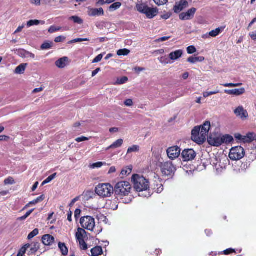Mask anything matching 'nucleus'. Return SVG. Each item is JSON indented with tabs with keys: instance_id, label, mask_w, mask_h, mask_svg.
Wrapping results in <instances>:
<instances>
[{
	"instance_id": "nucleus-36",
	"label": "nucleus",
	"mask_w": 256,
	"mask_h": 256,
	"mask_svg": "<svg viewBox=\"0 0 256 256\" xmlns=\"http://www.w3.org/2000/svg\"><path fill=\"white\" fill-rule=\"evenodd\" d=\"M140 146L138 145H133L128 149L127 154L132 152H138L140 150Z\"/></svg>"
},
{
	"instance_id": "nucleus-60",
	"label": "nucleus",
	"mask_w": 256,
	"mask_h": 256,
	"mask_svg": "<svg viewBox=\"0 0 256 256\" xmlns=\"http://www.w3.org/2000/svg\"><path fill=\"white\" fill-rule=\"evenodd\" d=\"M10 139V137L8 136L2 135L0 136V141H7Z\"/></svg>"
},
{
	"instance_id": "nucleus-49",
	"label": "nucleus",
	"mask_w": 256,
	"mask_h": 256,
	"mask_svg": "<svg viewBox=\"0 0 256 256\" xmlns=\"http://www.w3.org/2000/svg\"><path fill=\"white\" fill-rule=\"evenodd\" d=\"M160 60V62L162 64H168L170 63L169 60L168 58H166V56L161 57Z\"/></svg>"
},
{
	"instance_id": "nucleus-47",
	"label": "nucleus",
	"mask_w": 256,
	"mask_h": 256,
	"mask_svg": "<svg viewBox=\"0 0 256 256\" xmlns=\"http://www.w3.org/2000/svg\"><path fill=\"white\" fill-rule=\"evenodd\" d=\"M154 2L158 6H162L166 4L168 0H153Z\"/></svg>"
},
{
	"instance_id": "nucleus-11",
	"label": "nucleus",
	"mask_w": 256,
	"mask_h": 256,
	"mask_svg": "<svg viewBox=\"0 0 256 256\" xmlns=\"http://www.w3.org/2000/svg\"><path fill=\"white\" fill-rule=\"evenodd\" d=\"M196 8H192L188 10L186 12H182L179 15V18L180 20H190L194 17V15L196 12Z\"/></svg>"
},
{
	"instance_id": "nucleus-21",
	"label": "nucleus",
	"mask_w": 256,
	"mask_h": 256,
	"mask_svg": "<svg viewBox=\"0 0 256 256\" xmlns=\"http://www.w3.org/2000/svg\"><path fill=\"white\" fill-rule=\"evenodd\" d=\"M158 12L156 9L148 8L145 14L149 18H154L157 14Z\"/></svg>"
},
{
	"instance_id": "nucleus-17",
	"label": "nucleus",
	"mask_w": 256,
	"mask_h": 256,
	"mask_svg": "<svg viewBox=\"0 0 256 256\" xmlns=\"http://www.w3.org/2000/svg\"><path fill=\"white\" fill-rule=\"evenodd\" d=\"M182 54L183 51L182 50H176L169 54V58L172 60H177L182 56Z\"/></svg>"
},
{
	"instance_id": "nucleus-16",
	"label": "nucleus",
	"mask_w": 256,
	"mask_h": 256,
	"mask_svg": "<svg viewBox=\"0 0 256 256\" xmlns=\"http://www.w3.org/2000/svg\"><path fill=\"white\" fill-rule=\"evenodd\" d=\"M246 90L244 88H240L239 89H234V90H224V92L228 94L234 95V96H240L244 94Z\"/></svg>"
},
{
	"instance_id": "nucleus-59",
	"label": "nucleus",
	"mask_w": 256,
	"mask_h": 256,
	"mask_svg": "<svg viewBox=\"0 0 256 256\" xmlns=\"http://www.w3.org/2000/svg\"><path fill=\"white\" fill-rule=\"evenodd\" d=\"M187 61L188 62H190L191 64H195L196 63V58L195 57H193V56H190L189 57L188 60H187Z\"/></svg>"
},
{
	"instance_id": "nucleus-56",
	"label": "nucleus",
	"mask_w": 256,
	"mask_h": 256,
	"mask_svg": "<svg viewBox=\"0 0 256 256\" xmlns=\"http://www.w3.org/2000/svg\"><path fill=\"white\" fill-rule=\"evenodd\" d=\"M56 175V173H54V174L50 175V176H49L48 178H47L46 179V180L48 183L55 178Z\"/></svg>"
},
{
	"instance_id": "nucleus-13",
	"label": "nucleus",
	"mask_w": 256,
	"mask_h": 256,
	"mask_svg": "<svg viewBox=\"0 0 256 256\" xmlns=\"http://www.w3.org/2000/svg\"><path fill=\"white\" fill-rule=\"evenodd\" d=\"M234 114L240 118L246 119L248 116V112L242 106H240L234 110Z\"/></svg>"
},
{
	"instance_id": "nucleus-29",
	"label": "nucleus",
	"mask_w": 256,
	"mask_h": 256,
	"mask_svg": "<svg viewBox=\"0 0 256 256\" xmlns=\"http://www.w3.org/2000/svg\"><path fill=\"white\" fill-rule=\"evenodd\" d=\"M122 6V4L120 2H116L112 4L109 7L110 12H114L118 10Z\"/></svg>"
},
{
	"instance_id": "nucleus-14",
	"label": "nucleus",
	"mask_w": 256,
	"mask_h": 256,
	"mask_svg": "<svg viewBox=\"0 0 256 256\" xmlns=\"http://www.w3.org/2000/svg\"><path fill=\"white\" fill-rule=\"evenodd\" d=\"M188 5V2L186 0H181L179 2L176 3L174 7V11L176 13H178L186 8Z\"/></svg>"
},
{
	"instance_id": "nucleus-12",
	"label": "nucleus",
	"mask_w": 256,
	"mask_h": 256,
	"mask_svg": "<svg viewBox=\"0 0 256 256\" xmlns=\"http://www.w3.org/2000/svg\"><path fill=\"white\" fill-rule=\"evenodd\" d=\"M200 132L202 136V141L205 142L206 138L208 136V132L210 128V122L208 121L206 122L203 125L200 126Z\"/></svg>"
},
{
	"instance_id": "nucleus-27",
	"label": "nucleus",
	"mask_w": 256,
	"mask_h": 256,
	"mask_svg": "<svg viewBox=\"0 0 256 256\" xmlns=\"http://www.w3.org/2000/svg\"><path fill=\"white\" fill-rule=\"evenodd\" d=\"M27 64H22L19 65L15 69L14 72L16 74H22L25 71L26 66Z\"/></svg>"
},
{
	"instance_id": "nucleus-7",
	"label": "nucleus",
	"mask_w": 256,
	"mask_h": 256,
	"mask_svg": "<svg viewBox=\"0 0 256 256\" xmlns=\"http://www.w3.org/2000/svg\"><path fill=\"white\" fill-rule=\"evenodd\" d=\"M208 144L214 146H219L224 144L222 137L216 134H210L208 136Z\"/></svg>"
},
{
	"instance_id": "nucleus-30",
	"label": "nucleus",
	"mask_w": 256,
	"mask_h": 256,
	"mask_svg": "<svg viewBox=\"0 0 256 256\" xmlns=\"http://www.w3.org/2000/svg\"><path fill=\"white\" fill-rule=\"evenodd\" d=\"M40 248V244L38 242H34L32 244V247L30 249V254H34Z\"/></svg>"
},
{
	"instance_id": "nucleus-28",
	"label": "nucleus",
	"mask_w": 256,
	"mask_h": 256,
	"mask_svg": "<svg viewBox=\"0 0 256 256\" xmlns=\"http://www.w3.org/2000/svg\"><path fill=\"white\" fill-rule=\"evenodd\" d=\"M58 247L62 255L66 256L68 254V248L66 246L65 244L60 242L58 243Z\"/></svg>"
},
{
	"instance_id": "nucleus-6",
	"label": "nucleus",
	"mask_w": 256,
	"mask_h": 256,
	"mask_svg": "<svg viewBox=\"0 0 256 256\" xmlns=\"http://www.w3.org/2000/svg\"><path fill=\"white\" fill-rule=\"evenodd\" d=\"M161 169L162 173L166 176H170L174 173L176 168L172 162H167L162 164Z\"/></svg>"
},
{
	"instance_id": "nucleus-62",
	"label": "nucleus",
	"mask_w": 256,
	"mask_h": 256,
	"mask_svg": "<svg viewBox=\"0 0 256 256\" xmlns=\"http://www.w3.org/2000/svg\"><path fill=\"white\" fill-rule=\"evenodd\" d=\"M170 38V36H164L159 38L156 40L157 42H164Z\"/></svg>"
},
{
	"instance_id": "nucleus-34",
	"label": "nucleus",
	"mask_w": 256,
	"mask_h": 256,
	"mask_svg": "<svg viewBox=\"0 0 256 256\" xmlns=\"http://www.w3.org/2000/svg\"><path fill=\"white\" fill-rule=\"evenodd\" d=\"M44 194L41 195L40 196L38 197L35 200H33L32 201H31L30 202V204H36L40 202L43 201L44 200Z\"/></svg>"
},
{
	"instance_id": "nucleus-43",
	"label": "nucleus",
	"mask_w": 256,
	"mask_h": 256,
	"mask_svg": "<svg viewBox=\"0 0 256 256\" xmlns=\"http://www.w3.org/2000/svg\"><path fill=\"white\" fill-rule=\"evenodd\" d=\"M52 44L48 42H44L42 44L40 48L42 50H48L52 48Z\"/></svg>"
},
{
	"instance_id": "nucleus-53",
	"label": "nucleus",
	"mask_w": 256,
	"mask_h": 256,
	"mask_svg": "<svg viewBox=\"0 0 256 256\" xmlns=\"http://www.w3.org/2000/svg\"><path fill=\"white\" fill-rule=\"evenodd\" d=\"M80 244L82 246V249L84 250H86L88 248V246L87 244L86 243L84 240L80 241L79 242Z\"/></svg>"
},
{
	"instance_id": "nucleus-46",
	"label": "nucleus",
	"mask_w": 256,
	"mask_h": 256,
	"mask_svg": "<svg viewBox=\"0 0 256 256\" xmlns=\"http://www.w3.org/2000/svg\"><path fill=\"white\" fill-rule=\"evenodd\" d=\"M219 92L218 90L214 91V92H204L203 94V96L204 98H207L211 95L215 94H218Z\"/></svg>"
},
{
	"instance_id": "nucleus-5",
	"label": "nucleus",
	"mask_w": 256,
	"mask_h": 256,
	"mask_svg": "<svg viewBox=\"0 0 256 256\" xmlns=\"http://www.w3.org/2000/svg\"><path fill=\"white\" fill-rule=\"evenodd\" d=\"M82 226L87 230L92 231L95 226L94 219L90 216L82 217L80 220Z\"/></svg>"
},
{
	"instance_id": "nucleus-10",
	"label": "nucleus",
	"mask_w": 256,
	"mask_h": 256,
	"mask_svg": "<svg viewBox=\"0 0 256 256\" xmlns=\"http://www.w3.org/2000/svg\"><path fill=\"white\" fill-rule=\"evenodd\" d=\"M182 155L184 161L188 162L194 160L196 156V153L192 149H188L184 150Z\"/></svg>"
},
{
	"instance_id": "nucleus-32",
	"label": "nucleus",
	"mask_w": 256,
	"mask_h": 256,
	"mask_svg": "<svg viewBox=\"0 0 256 256\" xmlns=\"http://www.w3.org/2000/svg\"><path fill=\"white\" fill-rule=\"evenodd\" d=\"M128 81V78L126 76H122L120 78H118L114 84H122L126 83Z\"/></svg>"
},
{
	"instance_id": "nucleus-44",
	"label": "nucleus",
	"mask_w": 256,
	"mask_h": 256,
	"mask_svg": "<svg viewBox=\"0 0 256 256\" xmlns=\"http://www.w3.org/2000/svg\"><path fill=\"white\" fill-rule=\"evenodd\" d=\"M186 50L188 54H192L196 52V48L193 46H188L186 48Z\"/></svg>"
},
{
	"instance_id": "nucleus-37",
	"label": "nucleus",
	"mask_w": 256,
	"mask_h": 256,
	"mask_svg": "<svg viewBox=\"0 0 256 256\" xmlns=\"http://www.w3.org/2000/svg\"><path fill=\"white\" fill-rule=\"evenodd\" d=\"M130 50L124 48L118 50L117 52V54L118 56H127L130 54Z\"/></svg>"
},
{
	"instance_id": "nucleus-1",
	"label": "nucleus",
	"mask_w": 256,
	"mask_h": 256,
	"mask_svg": "<svg viewBox=\"0 0 256 256\" xmlns=\"http://www.w3.org/2000/svg\"><path fill=\"white\" fill-rule=\"evenodd\" d=\"M132 180L134 188L137 192H142L148 190L150 188L149 180L142 176L134 174L132 176Z\"/></svg>"
},
{
	"instance_id": "nucleus-54",
	"label": "nucleus",
	"mask_w": 256,
	"mask_h": 256,
	"mask_svg": "<svg viewBox=\"0 0 256 256\" xmlns=\"http://www.w3.org/2000/svg\"><path fill=\"white\" fill-rule=\"evenodd\" d=\"M124 104L126 106H132L133 102L132 99H127L124 101Z\"/></svg>"
},
{
	"instance_id": "nucleus-45",
	"label": "nucleus",
	"mask_w": 256,
	"mask_h": 256,
	"mask_svg": "<svg viewBox=\"0 0 256 256\" xmlns=\"http://www.w3.org/2000/svg\"><path fill=\"white\" fill-rule=\"evenodd\" d=\"M4 182L5 184H12L15 183L14 179L11 176H9L8 178H6Z\"/></svg>"
},
{
	"instance_id": "nucleus-41",
	"label": "nucleus",
	"mask_w": 256,
	"mask_h": 256,
	"mask_svg": "<svg viewBox=\"0 0 256 256\" xmlns=\"http://www.w3.org/2000/svg\"><path fill=\"white\" fill-rule=\"evenodd\" d=\"M61 29V28L60 27H59V26H51L48 30V32H50V33H54L56 32H57V31H59Z\"/></svg>"
},
{
	"instance_id": "nucleus-18",
	"label": "nucleus",
	"mask_w": 256,
	"mask_h": 256,
	"mask_svg": "<svg viewBox=\"0 0 256 256\" xmlns=\"http://www.w3.org/2000/svg\"><path fill=\"white\" fill-rule=\"evenodd\" d=\"M256 140V135L253 132H249L246 136H243L242 142L244 143H249L253 140Z\"/></svg>"
},
{
	"instance_id": "nucleus-52",
	"label": "nucleus",
	"mask_w": 256,
	"mask_h": 256,
	"mask_svg": "<svg viewBox=\"0 0 256 256\" xmlns=\"http://www.w3.org/2000/svg\"><path fill=\"white\" fill-rule=\"evenodd\" d=\"M76 141L78 142H84V141H86V140H88V138H86V137H85L84 136H82L81 137H79V138H76Z\"/></svg>"
},
{
	"instance_id": "nucleus-63",
	"label": "nucleus",
	"mask_w": 256,
	"mask_h": 256,
	"mask_svg": "<svg viewBox=\"0 0 256 256\" xmlns=\"http://www.w3.org/2000/svg\"><path fill=\"white\" fill-rule=\"evenodd\" d=\"M31 4L36 6H40V0H30Z\"/></svg>"
},
{
	"instance_id": "nucleus-40",
	"label": "nucleus",
	"mask_w": 256,
	"mask_h": 256,
	"mask_svg": "<svg viewBox=\"0 0 256 256\" xmlns=\"http://www.w3.org/2000/svg\"><path fill=\"white\" fill-rule=\"evenodd\" d=\"M242 85V83H237V84L226 83V84H222V86H223L224 87H229V88L236 87V86H240Z\"/></svg>"
},
{
	"instance_id": "nucleus-26",
	"label": "nucleus",
	"mask_w": 256,
	"mask_h": 256,
	"mask_svg": "<svg viewBox=\"0 0 256 256\" xmlns=\"http://www.w3.org/2000/svg\"><path fill=\"white\" fill-rule=\"evenodd\" d=\"M149 7L144 4H140L136 6L138 10L142 14H145L147 11V9Z\"/></svg>"
},
{
	"instance_id": "nucleus-61",
	"label": "nucleus",
	"mask_w": 256,
	"mask_h": 256,
	"mask_svg": "<svg viewBox=\"0 0 256 256\" xmlns=\"http://www.w3.org/2000/svg\"><path fill=\"white\" fill-rule=\"evenodd\" d=\"M234 138H236V139L237 140H238L240 142H242L243 136L241 135L240 134H234Z\"/></svg>"
},
{
	"instance_id": "nucleus-58",
	"label": "nucleus",
	"mask_w": 256,
	"mask_h": 256,
	"mask_svg": "<svg viewBox=\"0 0 256 256\" xmlns=\"http://www.w3.org/2000/svg\"><path fill=\"white\" fill-rule=\"evenodd\" d=\"M104 165V163L102 162H97L93 164L92 166L94 168H99L102 167Z\"/></svg>"
},
{
	"instance_id": "nucleus-3",
	"label": "nucleus",
	"mask_w": 256,
	"mask_h": 256,
	"mask_svg": "<svg viewBox=\"0 0 256 256\" xmlns=\"http://www.w3.org/2000/svg\"><path fill=\"white\" fill-rule=\"evenodd\" d=\"M95 192L102 198H108L114 193V188L108 183L99 184L96 187Z\"/></svg>"
},
{
	"instance_id": "nucleus-20",
	"label": "nucleus",
	"mask_w": 256,
	"mask_h": 256,
	"mask_svg": "<svg viewBox=\"0 0 256 256\" xmlns=\"http://www.w3.org/2000/svg\"><path fill=\"white\" fill-rule=\"evenodd\" d=\"M225 28V26H221L220 28H216L214 30H212L209 32L208 35L212 37H216L218 36Z\"/></svg>"
},
{
	"instance_id": "nucleus-39",
	"label": "nucleus",
	"mask_w": 256,
	"mask_h": 256,
	"mask_svg": "<svg viewBox=\"0 0 256 256\" xmlns=\"http://www.w3.org/2000/svg\"><path fill=\"white\" fill-rule=\"evenodd\" d=\"M38 234V228H35L34 230L31 232H30L28 236V240H30L35 236H37Z\"/></svg>"
},
{
	"instance_id": "nucleus-38",
	"label": "nucleus",
	"mask_w": 256,
	"mask_h": 256,
	"mask_svg": "<svg viewBox=\"0 0 256 256\" xmlns=\"http://www.w3.org/2000/svg\"><path fill=\"white\" fill-rule=\"evenodd\" d=\"M40 22L37 20H30L27 22L26 26L28 27H30L33 26H38L40 24Z\"/></svg>"
},
{
	"instance_id": "nucleus-15",
	"label": "nucleus",
	"mask_w": 256,
	"mask_h": 256,
	"mask_svg": "<svg viewBox=\"0 0 256 256\" xmlns=\"http://www.w3.org/2000/svg\"><path fill=\"white\" fill-rule=\"evenodd\" d=\"M43 244L45 246H51L54 242V238L50 234H45L42 238Z\"/></svg>"
},
{
	"instance_id": "nucleus-9",
	"label": "nucleus",
	"mask_w": 256,
	"mask_h": 256,
	"mask_svg": "<svg viewBox=\"0 0 256 256\" xmlns=\"http://www.w3.org/2000/svg\"><path fill=\"white\" fill-rule=\"evenodd\" d=\"M180 151L181 150L178 146H172L168 148L166 153L168 157L170 159L174 160L180 156Z\"/></svg>"
},
{
	"instance_id": "nucleus-35",
	"label": "nucleus",
	"mask_w": 256,
	"mask_h": 256,
	"mask_svg": "<svg viewBox=\"0 0 256 256\" xmlns=\"http://www.w3.org/2000/svg\"><path fill=\"white\" fill-rule=\"evenodd\" d=\"M70 20H72L76 24H80L83 23V20L78 16H72L70 18Z\"/></svg>"
},
{
	"instance_id": "nucleus-50",
	"label": "nucleus",
	"mask_w": 256,
	"mask_h": 256,
	"mask_svg": "<svg viewBox=\"0 0 256 256\" xmlns=\"http://www.w3.org/2000/svg\"><path fill=\"white\" fill-rule=\"evenodd\" d=\"M66 39V38L64 36H58L55 38L54 42L56 43L64 41Z\"/></svg>"
},
{
	"instance_id": "nucleus-22",
	"label": "nucleus",
	"mask_w": 256,
	"mask_h": 256,
	"mask_svg": "<svg viewBox=\"0 0 256 256\" xmlns=\"http://www.w3.org/2000/svg\"><path fill=\"white\" fill-rule=\"evenodd\" d=\"M104 14V10L100 8H92L90 10V16H102Z\"/></svg>"
},
{
	"instance_id": "nucleus-31",
	"label": "nucleus",
	"mask_w": 256,
	"mask_h": 256,
	"mask_svg": "<svg viewBox=\"0 0 256 256\" xmlns=\"http://www.w3.org/2000/svg\"><path fill=\"white\" fill-rule=\"evenodd\" d=\"M30 245L28 244H25L20 250L17 256H23L26 252L28 248H30Z\"/></svg>"
},
{
	"instance_id": "nucleus-55",
	"label": "nucleus",
	"mask_w": 256,
	"mask_h": 256,
	"mask_svg": "<svg viewBox=\"0 0 256 256\" xmlns=\"http://www.w3.org/2000/svg\"><path fill=\"white\" fill-rule=\"evenodd\" d=\"M89 39L85 38H76L72 41V42H84V41H89Z\"/></svg>"
},
{
	"instance_id": "nucleus-24",
	"label": "nucleus",
	"mask_w": 256,
	"mask_h": 256,
	"mask_svg": "<svg viewBox=\"0 0 256 256\" xmlns=\"http://www.w3.org/2000/svg\"><path fill=\"white\" fill-rule=\"evenodd\" d=\"M84 233H86V231L84 230L81 228L78 229V232H76V237L78 242L84 240Z\"/></svg>"
},
{
	"instance_id": "nucleus-33",
	"label": "nucleus",
	"mask_w": 256,
	"mask_h": 256,
	"mask_svg": "<svg viewBox=\"0 0 256 256\" xmlns=\"http://www.w3.org/2000/svg\"><path fill=\"white\" fill-rule=\"evenodd\" d=\"M222 139L224 141V144H229L234 140L232 136L229 135L223 136L222 137Z\"/></svg>"
},
{
	"instance_id": "nucleus-57",
	"label": "nucleus",
	"mask_w": 256,
	"mask_h": 256,
	"mask_svg": "<svg viewBox=\"0 0 256 256\" xmlns=\"http://www.w3.org/2000/svg\"><path fill=\"white\" fill-rule=\"evenodd\" d=\"M80 212H81V210L80 209L77 208L76 210L74 212V217L76 220H77L78 218H79V217L80 216Z\"/></svg>"
},
{
	"instance_id": "nucleus-2",
	"label": "nucleus",
	"mask_w": 256,
	"mask_h": 256,
	"mask_svg": "<svg viewBox=\"0 0 256 256\" xmlns=\"http://www.w3.org/2000/svg\"><path fill=\"white\" fill-rule=\"evenodd\" d=\"M114 188V192L116 196H128L130 192L132 186L128 182L122 181L118 182Z\"/></svg>"
},
{
	"instance_id": "nucleus-23",
	"label": "nucleus",
	"mask_w": 256,
	"mask_h": 256,
	"mask_svg": "<svg viewBox=\"0 0 256 256\" xmlns=\"http://www.w3.org/2000/svg\"><path fill=\"white\" fill-rule=\"evenodd\" d=\"M123 140L122 138L118 139L114 142L112 144L108 147L106 150H108L111 148H120L123 144Z\"/></svg>"
},
{
	"instance_id": "nucleus-25",
	"label": "nucleus",
	"mask_w": 256,
	"mask_h": 256,
	"mask_svg": "<svg viewBox=\"0 0 256 256\" xmlns=\"http://www.w3.org/2000/svg\"><path fill=\"white\" fill-rule=\"evenodd\" d=\"M68 60V58L64 57L56 62V65L59 68H64L66 66V62Z\"/></svg>"
},
{
	"instance_id": "nucleus-8",
	"label": "nucleus",
	"mask_w": 256,
	"mask_h": 256,
	"mask_svg": "<svg viewBox=\"0 0 256 256\" xmlns=\"http://www.w3.org/2000/svg\"><path fill=\"white\" fill-rule=\"evenodd\" d=\"M200 127L196 126L192 131V140L198 144H203L201 135Z\"/></svg>"
},
{
	"instance_id": "nucleus-51",
	"label": "nucleus",
	"mask_w": 256,
	"mask_h": 256,
	"mask_svg": "<svg viewBox=\"0 0 256 256\" xmlns=\"http://www.w3.org/2000/svg\"><path fill=\"white\" fill-rule=\"evenodd\" d=\"M233 252H235V250L232 249V248H228V249H226V250H224L223 252V254L226 255H228V254H230Z\"/></svg>"
},
{
	"instance_id": "nucleus-4",
	"label": "nucleus",
	"mask_w": 256,
	"mask_h": 256,
	"mask_svg": "<svg viewBox=\"0 0 256 256\" xmlns=\"http://www.w3.org/2000/svg\"><path fill=\"white\" fill-rule=\"evenodd\" d=\"M244 150L241 146L232 148L229 154V158L232 160L242 159L244 156Z\"/></svg>"
},
{
	"instance_id": "nucleus-19",
	"label": "nucleus",
	"mask_w": 256,
	"mask_h": 256,
	"mask_svg": "<svg viewBox=\"0 0 256 256\" xmlns=\"http://www.w3.org/2000/svg\"><path fill=\"white\" fill-rule=\"evenodd\" d=\"M92 256H99L103 254L102 248L100 246H96L91 250Z\"/></svg>"
},
{
	"instance_id": "nucleus-48",
	"label": "nucleus",
	"mask_w": 256,
	"mask_h": 256,
	"mask_svg": "<svg viewBox=\"0 0 256 256\" xmlns=\"http://www.w3.org/2000/svg\"><path fill=\"white\" fill-rule=\"evenodd\" d=\"M103 55L102 54H100L97 56L92 60V63H96L100 62L102 58Z\"/></svg>"
},
{
	"instance_id": "nucleus-42",
	"label": "nucleus",
	"mask_w": 256,
	"mask_h": 256,
	"mask_svg": "<svg viewBox=\"0 0 256 256\" xmlns=\"http://www.w3.org/2000/svg\"><path fill=\"white\" fill-rule=\"evenodd\" d=\"M132 170V168H126L122 170L121 174L122 176H127L131 173Z\"/></svg>"
},
{
	"instance_id": "nucleus-64",
	"label": "nucleus",
	"mask_w": 256,
	"mask_h": 256,
	"mask_svg": "<svg viewBox=\"0 0 256 256\" xmlns=\"http://www.w3.org/2000/svg\"><path fill=\"white\" fill-rule=\"evenodd\" d=\"M250 36L252 40H256V31L253 32L252 33H250Z\"/></svg>"
}]
</instances>
